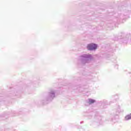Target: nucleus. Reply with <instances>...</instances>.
<instances>
[{"mask_svg":"<svg viewBox=\"0 0 131 131\" xmlns=\"http://www.w3.org/2000/svg\"><path fill=\"white\" fill-rule=\"evenodd\" d=\"M95 100L93 99H89V104H94Z\"/></svg>","mask_w":131,"mask_h":131,"instance_id":"3","label":"nucleus"},{"mask_svg":"<svg viewBox=\"0 0 131 131\" xmlns=\"http://www.w3.org/2000/svg\"><path fill=\"white\" fill-rule=\"evenodd\" d=\"M129 119H131V114L125 117V120H129Z\"/></svg>","mask_w":131,"mask_h":131,"instance_id":"2","label":"nucleus"},{"mask_svg":"<svg viewBox=\"0 0 131 131\" xmlns=\"http://www.w3.org/2000/svg\"><path fill=\"white\" fill-rule=\"evenodd\" d=\"M87 48H88V50H89V51L96 50V49H97V45L94 43L89 44L87 46Z\"/></svg>","mask_w":131,"mask_h":131,"instance_id":"1","label":"nucleus"}]
</instances>
